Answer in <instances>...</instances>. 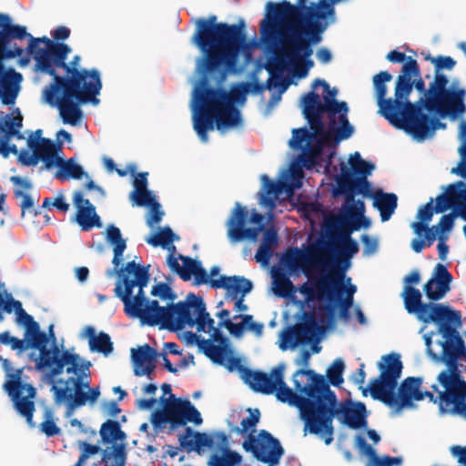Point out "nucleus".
<instances>
[{"label":"nucleus","mask_w":466,"mask_h":466,"mask_svg":"<svg viewBox=\"0 0 466 466\" xmlns=\"http://www.w3.org/2000/svg\"><path fill=\"white\" fill-rule=\"evenodd\" d=\"M28 39L25 52L35 60V71L53 77L43 90L45 101L56 106L65 124L76 126L83 112L80 105L98 104L96 96L102 88L97 69L79 68L80 56H75L66 64L71 47L54 42L46 36L34 37L26 27L12 24L7 14L0 13V99L4 105H13L18 96L22 75L14 68H5L4 59L21 56L24 49L15 40Z\"/></svg>","instance_id":"obj_1"},{"label":"nucleus","mask_w":466,"mask_h":466,"mask_svg":"<svg viewBox=\"0 0 466 466\" xmlns=\"http://www.w3.org/2000/svg\"><path fill=\"white\" fill-rule=\"evenodd\" d=\"M148 270L149 266H141L135 261L127 262L125 268L119 269L121 279L116 282L114 292L122 300L125 313L150 327L160 326L170 331L183 329L189 319V294L185 300L172 302L167 307L159 306L157 300L147 299L144 288L149 282Z\"/></svg>","instance_id":"obj_2"},{"label":"nucleus","mask_w":466,"mask_h":466,"mask_svg":"<svg viewBox=\"0 0 466 466\" xmlns=\"http://www.w3.org/2000/svg\"><path fill=\"white\" fill-rule=\"evenodd\" d=\"M196 25L192 43L202 54L198 67L220 85L229 73L237 71L239 55L248 47L245 24L217 22L212 15L199 18Z\"/></svg>","instance_id":"obj_3"},{"label":"nucleus","mask_w":466,"mask_h":466,"mask_svg":"<svg viewBox=\"0 0 466 466\" xmlns=\"http://www.w3.org/2000/svg\"><path fill=\"white\" fill-rule=\"evenodd\" d=\"M415 66L411 63L404 64L400 74L397 77L394 90V98H386V83L392 79L388 71H380L373 76V86L379 106V113L393 127L402 129L418 141L431 137L437 129L444 128L446 125L439 118L431 116L423 112L422 100L411 104L409 100L410 85L408 77L414 72Z\"/></svg>","instance_id":"obj_4"},{"label":"nucleus","mask_w":466,"mask_h":466,"mask_svg":"<svg viewBox=\"0 0 466 466\" xmlns=\"http://www.w3.org/2000/svg\"><path fill=\"white\" fill-rule=\"evenodd\" d=\"M203 75L201 86L197 91L198 108L193 116V127L201 141L207 142L208 132L213 130L215 125L218 130L241 125V114L235 104L246 100L249 85L241 83L227 91L209 86L208 75Z\"/></svg>","instance_id":"obj_5"},{"label":"nucleus","mask_w":466,"mask_h":466,"mask_svg":"<svg viewBox=\"0 0 466 466\" xmlns=\"http://www.w3.org/2000/svg\"><path fill=\"white\" fill-rule=\"evenodd\" d=\"M318 380L315 386L323 390L309 433L324 437L325 444L329 445L333 441L335 417L339 418L350 429L357 430L367 426V410L363 402H353L348 399L338 403L337 396L325 378L319 377Z\"/></svg>","instance_id":"obj_6"},{"label":"nucleus","mask_w":466,"mask_h":466,"mask_svg":"<svg viewBox=\"0 0 466 466\" xmlns=\"http://www.w3.org/2000/svg\"><path fill=\"white\" fill-rule=\"evenodd\" d=\"M384 363L379 364L380 375L374 379L369 387L371 397L400 412L403 408L412 405V400H422L420 390L422 379L409 377L399 387L398 393L395 389L401 375L402 362L397 353H390L382 357Z\"/></svg>","instance_id":"obj_7"},{"label":"nucleus","mask_w":466,"mask_h":466,"mask_svg":"<svg viewBox=\"0 0 466 466\" xmlns=\"http://www.w3.org/2000/svg\"><path fill=\"white\" fill-rule=\"evenodd\" d=\"M427 60L435 66L433 80L429 84L428 97L422 99L424 109L431 116L441 118L450 117L456 119L466 111L464 104L465 90H451L447 87L448 77L441 73V70H451L456 61L451 56H438L436 57L428 56Z\"/></svg>","instance_id":"obj_8"},{"label":"nucleus","mask_w":466,"mask_h":466,"mask_svg":"<svg viewBox=\"0 0 466 466\" xmlns=\"http://www.w3.org/2000/svg\"><path fill=\"white\" fill-rule=\"evenodd\" d=\"M288 23V33L278 37L276 44L268 45L275 46V62L268 65L267 69L271 72L272 68L281 70L286 62H294L311 56L313 50L312 44H318L321 40L320 34L325 30L326 25L315 19H306L303 22ZM279 36L280 32L279 31Z\"/></svg>","instance_id":"obj_9"},{"label":"nucleus","mask_w":466,"mask_h":466,"mask_svg":"<svg viewBox=\"0 0 466 466\" xmlns=\"http://www.w3.org/2000/svg\"><path fill=\"white\" fill-rule=\"evenodd\" d=\"M337 1L319 0L317 5L307 7L305 5H293L289 1L267 3V16L260 23V34L265 45L276 44L279 37V21L303 22L306 19L324 20L334 16L333 5ZM306 4V2L304 3Z\"/></svg>","instance_id":"obj_10"},{"label":"nucleus","mask_w":466,"mask_h":466,"mask_svg":"<svg viewBox=\"0 0 466 466\" xmlns=\"http://www.w3.org/2000/svg\"><path fill=\"white\" fill-rule=\"evenodd\" d=\"M323 375L315 373L312 370H298L293 374V383L295 390L304 396L294 392L284 380V374H278L275 394L278 400L283 403H289L297 407L305 422V431H310L315 413L319 405V400L321 398L323 389H318L315 385L319 382L318 379Z\"/></svg>","instance_id":"obj_11"},{"label":"nucleus","mask_w":466,"mask_h":466,"mask_svg":"<svg viewBox=\"0 0 466 466\" xmlns=\"http://www.w3.org/2000/svg\"><path fill=\"white\" fill-rule=\"evenodd\" d=\"M248 411L249 415L241 420L240 427L235 426L230 431L241 435L250 431L242 443L243 449L251 452L260 462L268 463L270 466L278 464L284 453L280 442L266 430H261L258 437L254 436L255 428L260 420V411L258 409L250 408Z\"/></svg>","instance_id":"obj_12"},{"label":"nucleus","mask_w":466,"mask_h":466,"mask_svg":"<svg viewBox=\"0 0 466 466\" xmlns=\"http://www.w3.org/2000/svg\"><path fill=\"white\" fill-rule=\"evenodd\" d=\"M0 362L9 380L5 382L4 389L11 397L16 411L23 416L29 426L34 427L33 416L35 410L34 399L36 396V389L29 383H23L22 374L24 368L12 370L11 362L0 356Z\"/></svg>","instance_id":"obj_13"},{"label":"nucleus","mask_w":466,"mask_h":466,"mask_svg":"<svg viewBox=\"0 0 466 466\" xmlns=\"http://www.w3.org/2000/svg\"><path fill=\"white\" fill-rule=\"evenodd\" d=\"M162 410H155L151 415V423L155 428H162L169 424L171 430L185 426L187 422L200 425L203 421L200 412L188 400L175 398H161Z\"/></svg>","instance_id":"obj_14"},{"label":"nucleus","mask_w":466,"mask_h":466,"mask_svg":"<svg viewBox=\"0 0 466 466\" xmlns=\"http://www.w3.org/2000/svg\"><path fill=\"white\" fill-rule=\"evenodd\" d=\"M359 245L356 240L339 244L335 257L329 261L321 262L319 265L329 268L327 274L319 277L317 283L319 290L332 295L331 291H338L342 288V280L345 279L346 271L350 267V259L359 252Z\"/></svg>","instance_id":"obj_15"},{"label":"nucleus","mask_w":466,"mask_h":466,"mask_svg":"<svg viewBox=\"0 0 466 466\" xmlns=\"http://www.w3.org/2000/svg\"><path fill=\"white\" fill-rule=\"evenodd\" d=\"M46 365L50 364L49 360H46ZM51 363H54L56 367L44 375L46 382L54 384L55 379L66 370L67 374H73L74 377H69L66 380H58L57 383L76 386L79 380L80 389L83 390H86V391H89V389H92L89 385V369L91 363L82 359L79 354L66 352L59 359H57V355H56L53 357Z\"/></svg>","instance_id":"obj_16"},{"label":"nucleus","mask_w":466,"mask_h":466,"mask_svg":"<svg viewBox=\"0 0 466 466\" xmlns=\"http://www.w3.org/2000/svg\"><path fill=\"white\" fill-rule=\"evenodd\" d=\"M420 291L412 287L405 286L403 293L404 307L408 313L414 314L423 322H437L438 320L455 319L456 314L449 306L438 303H423Z\"/></svg>","instance_id":"obj_17"},{"label":"nucleus","mask_w":466,"mask_h":466,"mask_svg":"<svg viewBox=\"0 0 466 466\" xmlns=\"http://www.w3.org/2000/svg\"><path fill=\"white\" fill-rule=\"evenodd\" d=\"M454 313L456 314L455 319L438 320L436 323L438 324L440 333L445 339L442 344V355L448 369L441 372L461 375L457 368V360L466 355V348L462 338L456 330V328L461 324V312L454 310Z\"/></svg>","instance_id":"obj_18"},{"label":"nucleus","mask_w":466,"mask_h":466,"mask_svg":"<svg viewBox=\"0 0 466 466\" xmlns=\"http://www.w3.org/2000/svg\"><path fill=\"white\" fill-rule=\"evenodd\" d=\"M438 381L444 388L439 392L441 412H451L466 419V382L461 376L441 372Z\"/></svg>","instance_id":"obj_19"},{"label":"nucleus","mask_w":466,"mask_h":466,"mask_svg":"<svg viewBox=\"0 0 466 466\" xmlns=\"http://www.w3.org/2000/svg\"><path fill=\"white\" fill-rule=\"evenodd\" d=\"M189 298H191L187 314L189 319L187 323H185V327L193 328L196 326L198 332L210 333V339L208 340H210L213 344L218 342V346L228 348V339L223 335L219 325L215 327V320L207 311L202 297L189 293Z\"/></svg>","instance_id":"obj_20"},{"label":"nucleus","mask_w":466,"mask_h":466,"mask_svg":"<svg viewBox=\"0 0 466 466\" xmlns=\"http://www.w3.org/2000/svg\"><path fill=\"white\" fill-rule=\"evenodd\" d=\"M348 111L349 107L346 102L337 101L335 98L324 96L322 115L326 112L329 121L326 136L331 137L335 142L348 139L354 132V127L348 119Z\"/></svg>","instance_id":"obj_21"},{"label":"nucleus","mask_w":466,"mask_h":466,"mask_svg":"<svg viewBox=\"0 0 466 466\" xmlns=\"http://www.w3.org/2000/svg\"><path fill=\"white\" fill-rule=\"evenodd\" d=\"M248 219L247 208L237 202L226 222L227 237L230 243L236 244L246 239L256 241L259 234L263 233L265 226L247 228Z\"/></svg>","instance_id":"obj_22"},{"label":"nucleus","mask_w":466,"mask_h":466,"mask_svg":"<svg viewBox=\"0 0 466 466\" xmlns=\"http://www.w3.org/2000/svg\"><path fill=\"white\" fill-rule=\"evenodd\" d=\"M79 380L76 386L69 384H63L64 386H57V380H55V383L51 386V391L54 394L56 403L66 402L70 409L82 407L86 404L87 401L94 403L97 400L100 396L99 388L89 389V391H85L79 388Z\"/></svg>","instance_id":"obj_23"},{"label":"nucleus","mask_w":466,"mask_h":466,"mask_svg":"<svg viewBox=\"0 0 466 466\" xmlns=\"http://www.w3.org/2000/svg\"><path fill=\"white\" fill-rule=\"evenodd\" d=\"M27 146L32 149V153L26 149L18 151V161L22 165L26 167L35 166L38 161H42L46 169L54 167L56 143L53 140L43 138L37 141L36 139H33L32 137H29Z\"/></svg>","instance_id":"obj_24"},{"label":"nucleus","mask_w":466,"mask_h":466,"mask_svg":"<svg viewBox=\"0 0 466 466\" xmlns=\"http://www.w3.org/2000/svg\"><path fill=\"white\" fill-rule=\"evenodd\" d=\"M319 281V278H313L310 282H304L299 286V291L306 297V301L310 302L315 299L323 300L325 299L329 304L325 307V309L330 314L334 310L335 306L343 307L350 309L353 305V298L345 296L344 294V279L342 280V288L336 291H331L332 295L319 290L317 283Z\"/></svg>","instance_id":"obj_25"},{"label":"nucleus","mask_w":466,"mask_h":466,"mask_svg":"<svg viewBox=\"0 0 466 466\" xmlns=\"http://www.w3.org/2000/svg\"><path fill=\"white\" fill-rule=\"evenodd\" d=\"M167 263L170 269L176 272L184 281L189 280L194 276L197 285L208 283L210 285L212 279L208 275L205 268H202L199 261L181 254L176 258L171 253L167 258Z\"/></svg>","instance_id":"obj_26"},{"label":"nucleus","mask_w":466,"mask_h":466,"mask_svg":"<svg viewBox=\"0 0 466 466\" xmlns=\"http://www.w3.org/2000/svg\"><path fill=\"white\" fill-rule=\"evenodd\" d=\"M46 341L43 346L41 345L39 347H29V349L39 350L38 356H35L34 353H32L30 358L35 361V369L37 371L42 372L44 375L56 367V365L51 362L49 365H46V360L51 361L53 357L56 355H57V359H59L66 352L74 353L69 350H61L56 344V337L54 331V325H50L48 327V333H46Z\"/></svg>","instance_id":"obj_27"},{"label":"nucleus","mask_w":466,"mask_h":466,"mask_svg":"<svg viewBox=\"0 0 466 466\" xmlns=\"http://www.w3.org/2000/svg\"><path fill=\"white\" fill-rule=\"evenodd\" d=\"M245 382L256 392L270 395L276 391L278 374H284L285 364L280 363L273 368L269 373L245 369Z\"/></svg>","instance_id":"obj_28"},{"label":"nucleus","mask_w":466,"mask_h":466,"mask_svg":"<svg viewBox=\"0 0 466 466\" xmlns=\"http://www.w3.org/2000/svg\"><path fill=\"white\" fill-rule=\"evenodd\" d=\"M12 309L16 315V323L25 327L24 338L31 343V347L43 346L46 341V332L40 330L39 324L22 307V303L12 296Z\"/></svg>","instance_id":"obj_29"},{"label":"nucleus","mask_w":466,"mask_h":466,"mask_svg":"<svg viewBox=\"0 0 466 466\" xmlns=\"http://www.w3.org/2000/svg\"><path fill=\"white\" fill-rule=\"evenodd\" d=\"M339 191L345 195L346 202H355L354 195H367L370 192V184L366 177L352 178L351 173L347 166L342 163L340 167V175L336 178Z\"/></svg>","instance_id":"obj_30"},{"label":"nucleus","mask_w":466,"mask_h":466,"mask_svg":"<svg viewBox=\"0 0 466 466\" xmlns=\"http://www.w3.org/2000/svg\"><path fill=\"white\" fill-rule=\"evenodd\" d=\"M466 194V185L462 181L450 184L444 193L440 194L435 201V213H443L449 208L460 213Z\"/></svg>","instance_id":"obj_31"},{"label":"nucleus","mask_w":466,"mask_h":466,"mask_svg":"<svg viewBox=\"0 0 466 466\" xmlns=\"http://www.w3.org/2000/svg\"><path fill=\"white\" fill-rule=\"evenodd\" d=\"M157 351L148 344L131 350V359L134 364V374L137 377L147 376L152 380L151 373L156 369Z\"/></svg>","instance_id":"obj_32"},{"label":"nucleus","mask_w":466,"mask_h":466,"mask_svg":"<svg viewBox=\"0 0 466 466\" xmlns=\"http://www.w3.org/2000/svg\"><path fill=\"white\" fill-rule=\"evenodd\" d=\"M73 201L77 208L76 220L82 230L88 231L95 227L100 228L102 226L100 217L96 212V208L88 199L84 198L80 191L75 192Z\"/></svg>","instance_id":"obj_33"},{"label":"nucleus","mask_w":466,"mask_h":466,"mask_svg":"<svg viewBox=\"0 0 466 466\" xmlns=\"http://www.w3.org/2000/svg\"><path fill=\"white\" fill-rule=\"evenodd\" d=\"M303 115L308 120L311 130L317 134L324 132L325 124L322 120L323 103L319 96L314 91L307 93L303 96Z\"/></svg>","instance_id":"obj_34"},{"label":"nucleus","mask_w":466,"mask_h":466,"mask_svg":"<svg viewBox=\"0 0 466 466\" xmlns=\"http://www.w3.org/2000/svg\"><path fill=\"white\" fill-rule=\"evenodd\" d=\"M316 258V253L313 249L303 251L297 248H289L281 258L282 264L290 272H296L302 269L306 276H309V269L312 268Z\"/></svg>","instance_id":"obj_35"},{"label":"nucleus","mask_w":466,"mask_h":466,"mask_svg":"<svg viewBox=\"0 0 466 466\" xmlns=\"http://www.w3.org/2000/svg\"><path fill=\"white\" fill-rule=\"evenodd\" d=\"M210 287L213 289H224L230 299L245 297L252 289V282L241 276H220L218 279H211Z\"/></svg>","instance_id":"obj_36"},{"label":"nucleus","mask_w":466,"mask_h":466,"mask_svg":"<svg viewBox=\"0 0 466 466\" xmlns=\"http://www.w3.org/2000/svg\"><path fill=\"white\" fill-rule=\"evenodd\" d=\"M62 143L56 144L54 152L55 164L54 167H58L55 174V177L60 180H67L70 178L80 179L85 174L83 167L76 163L73 158L64 160L57 156V151L61 149Z\"/></svg>","instance_id":"obj_37"},{"label":"nucleus","mask_w":466,"mask_h":466,"mask_svg":"<svg viewBox=\"0 0 466 466\" xmlns=\"http://www.w3.org/2000/svg\"><path fill=\"white\" fill-rule=\"evenodd\" d=\"M23 116L18 108L0 119V135L3 140L9 141L12 137L23 138L20 129L23 126Z\"/></svg>","instance_id":"obj_38"},{"label":"nucleus","mask_w":466,"mask_h":466,"mask_svg":"<svg viewBox=\"0 0 466 466\" xmlns=\"http://www.w3.org/2000/svg\"><path fill=\"white\" fill-rule=\"evenodd\" d=\"M355 441L360 451L369 458V463L367 466H393L400 461L399 458L395 457H379L375 450L367 443L366 440L360 435L356 436Z\"/></svg>","instance_id":"obj_39"},{"label":"nucleus","mask_w":466,"mask_h":466,"mask_svg":"<svg viewBox=\"0 0 466 466\" xmlns=\"http://www.w3.org/2000/svg\"><path fill=\"white\" fill-rule=\"evenodd\" d=\"M373 199V206L380 211L381 221H388L397 208V196L394 193H385L380 190L374 194Z\"/></svg>","instance_id":"obj_40"},{"label":"nucleus","mask_w":466,"mask_h":466,"mask_svg":"<svg viewBox=\"0 0 466 466\" xmlns=\"http://www.w3.org/2000/svg\"><path fill=\"white\" fill-rule=\"evenodd\" d=\"M99 435L105 444H125L127 434L121 429L119 421L114 420H106L101 424Z\"/></svg>","instance_id":"obj_41"},{"label":"nucleus","mask_w":466,"mask_h":466,"mask_svg":"<svg viewBox=\"0 0 466 466\" xmlns=\"http://www.w3.org/2000/svg\"><path fill=\"white\" fill-rule=\"evenodd\" d=\"M106 241L113 246L114 257L112 264L114 265V269L118 273L119 270L117 268L123 261V253L127 248L126 240L122 238L120 229L117 227L109 225L106 228Z\"/></svg>","instance_id":"obj_42"},{"label":"nucleus","mask_w":466,"mask_h":466,"mask_svg":"<svg viewBox=\"0 0 466 466\" xmlns=\"http://www.w3.org/2000/svg\"><path fill=\"white\" fill-rule=\"evenodd\" d=\"M221 349V351L219 352L218 358H215L213 356H208L214 363H217L218 365L224 366L226 369H228L230 372L238 370L242 376V379L245 380V369H248L247 367H244L241 364V360L238 357L234 356H228V354L230 352L229 349L222 346H218Z\"/></svg>","instance_id":"obj_43"},{"label":"nucleus","mask_w":466,"mask_h":466,"mask_svg":"<svg viewBox=\"0 0 466 466\" xmlns=\"http://www.w3.org/2000/svg\"><path fill=\"white\" fill-rule=\"evenodd\" d=\"M178 237H177L172 229L169 227H165L164 228H161L158 233H156L152 236H150L147 242L153 247H162L163 248H167L170 253L173 254L176 250V247L172 245L173 241L175 239H177Z\"/></svg>","instance_id":"obj_44"},{"label":"nucleus","mask_w":466,"mask_h":466,"mask_svg":"<svg viewBox=\"0 0 466 466\" xmlns=\"http://www.w3.org/2000/svg\"><path fill=\"white\" fill-rule=\"evenodd\" d=\"M326 129L324 128V132L321 134H317L315 131H309L306 127H300L297 129H293L292 131V138L289 140V145L293 148H302L303 143L305 141H311L315 137H319L321 139L330 142L333 141L331 137L326 136Z\"/></svg>","instance_id":"obj_45"},{"label":"nucleus","mask_w":466,"mask_h":466,"mask_svg":"<svg viewBox=\"0 0 466 466\" xmlns=\"http://www.w3.org/2000/svg\"><path fill=\"white\" fill-rule=\"evenodd\" d=\"M433 198H431L428 203L420 207L417 213L418 221L412 222L410 225L414 233L419 237H421L423 228H425V225H428L433 217L435 212V206L433 207Z\"/></svg>","instance_id":"obj_46"},{"label":"nucleus","mask_w":466,"mask_h":466,"mask_svg":"<svg viewBox=\"0 0 466 466\" xmlns=\"http://www.w3.org/2000/svg\"><path fill=\"white\" fill-rule=\"evenodd\" d=\"M264 181L265 194L260 198V203L265 207L273 209L276 207L275 199L282 190V184L272 181L267 175L262 176Z\"/></svg>","instance_id":"obj_47"},{"label":"nucleus","mask_w":466,"mask_h":466,"mask_svg":"<svg viewBox=\"0 0 466 466\" xmlns=\"http://www.w3.org/2000/svg\"><path fill=\"white\" fill-rule=\"evenodd\" d=\"M323 142L328 143L319 137V140L317 143L311 144L309 141L305 145L301 156V161L307 169L312 168L318 163V160L322 154Z\"/></svg>","instance_id":"obj_48"},{"label":"nucleus","mask_w":466,"mask_h":466,"mask_svg":"<svg viewBox=\"0 0 466 466\" xmlns=\"http://www.w3.org/2000/svg\"><path fill=\"white\" fill-rule=\"evenodd\" d=\"M350 205L346 206L343 212L344 220H354L361 223L363 228L370 227V220L364 217L365 205L361 200H358L356 203L349 202Z\"/></svg>","instance_id":"obj_49"},{"label":"nucleus","mask_w":466,"mask_h":466,"mask_svg":"<svg viewBox=\"0 0 466 466\" xmlns=\"http://www.w3.org/2000/svg\"><path fill=\"white\" fill-rule=\"evenodd\" d=\"M242 461V456L230 449H224L222 455L214 453L210 456L208 466H237Z\"/></svg>","instance_id":"obj_50"},{"label":"nucleus","mask_w":466,"mask_h":466,"mask_svg":"<svg viewBox=\"0 0 466 466\" xmlns=\"http://www.w3.org/2000/svg\"><path fill=\"white\" fill-rule=\"evenodd\" d=\"M187 340L190 344H197L198 349L208 357L213 356L215 358H218V354L221 351V349L216 347L210 340H206V339L202 338L200 335H197L192 331H187L185 334Z\"/></svg>","instance_id":"obj_51"},{"label":"nucleus","mask_w":466,"mask_h":466,"mask_svg":"<svg viewBox=\"0 0 466 466\" xmlns=\"http://www.w3.org/2000/svg\"><path fill=\"white\" fill-rule=\"evenodd\" d=\"M409 63H411L415 66L414 72L410 73L408 77L409 83L410 85V93L412 92L413 87H415L417 91L422 94V96L417 101L411 102V104H417L423 98L428 97V89H426L425 82L420 76V69L418 62L415 59L409 57L405 64Z\"/></svg>","instance_id":"obj_52"},{"label":"nucleus","mask_w":466,"mask_h":466,"mask_svg":"<svg viewBox=\"0 0 466 466\" xmlns=\"http://www.w3.org/2000/svg\"><path fill=\"white\" fill-rule=\"evenodd\" d=\"M338 232H337V240L339 244L348 242L351 238V233L355 230H359L362 226L361 223L354 220H344L343 215L340 214L338 220Z\"/></svg>","instance_id":"obj_53"},{"label":"nucleus","mask_w":466,"mask_h":466,"mask_svg":"<svg viewBox=\"0 0 466 466\" xmlns=\"http://www.w3.org/2000/svg\"><path fill=\"white\" fill-rule=\"evenodd\" d=\"M299 333H301L305 341L309 340L316 333L320 330L314 313L307 312L304 314V321L297 326Z\"/></svg>","instance_id":"obj_54"},{"label":"nucleus","mask_w":466,"mask_h":466,"mask_svg":"<svg viewBox=\"0 0 466 466\" xmlns=\"http://www.w3.org/2000/svg\"><path fill=\"white\" fill-rule=\"evenodd\" d=\"M90 350L102 353L105 356L109 355L113 350V342L110 336L103 331H100L96 338L90 343Z\"/></svg>","instance_id":"obj_55"},{"label":"nucleus","mask_w":466,"mask_h":466,"mask_svg":"<svg viewBox=\"0 0 466 466\" xmlns=\"http://www.w3.org/2000/svg\"><path fill=\"white\" fill-rule=\"evenodd\" d=\"M460 134L463 140L462 145L459 148L461 160H460L458 167H453L451 169V173L461 176V177L466 179V122L465 121H461V123L460 124Z\"/></svg>","instance_id":"obj_56"},{"label":"nucleus","mask_w":466,"mask_h":466,"mask_svg":"<svg viewBox=\"0 0 466 466\" xmlns=\"http://www.w3.org/2000/svg\"><path fill=\"white\" fill-rule=\"evenodd\" d=\"M125 444H116L103 451L102 460L106 463L109 460H114L116 464L113 466H126Z\"/></svg>","instance_id":"obj_57"},{"label":"nucleus","mask_w":466,"mask_h":466,"mask_svg":"<svg viewBox=\"0 0 466 466\" xmlns=\"http://www.w3.org/2000/svg\"><path fill=\"white\" fill-rule=\"evenodd\" d=\"M439 283V280L430 279L423 287L426 297L431 301H438L441 299L451 289L449 284H447L445 289H441L440 288Z\"/></svg>","instance_id":"obj_58"},{"label":"nucleus","mask_w":466,"mask_h":466,"mask_svg":"<svg viewBox=\"0 0 466 466\" xmlns=\"http://www.w3.org/2000/svg\"><path fill=\"white\" fill-rule=\"evenodd\" d=\"M0 343L9 345L13 350H16L18 354L25 351L31 347V343L24 338L20 339L16 337L11 336L9 331L0 333Z\"/></svg>","instance_id":"obj_59"},{"label":"nucleus","mask_w":466,"mask_h":466,"mask_svg":"<svg viewBox=\"0 0 466 466\" xmlns=\"http://www.w3.org/2000/svg\"><path fill=\"white\" fill-rule=\"evenodd\" d=\"M345 369L344 362L341 359H337L331 366L327 370V378L329 382L335 387H339L343 382V371Z\"/></svg>","instance_id":"obj_60"},{"label":"nucleus","mask_w":466,"mask_h":466,"mask_svg":"<svg viewBox=\"0 0 466 466\" xmlns=\"http://www.w3.org/2000/svg\"><path fill=\"white\" fill-rule=\"evenodd\" d=\"M350 165L356 174L364 177L370 175L374 168V165L362 159L359 152H355L350 157Z\"/></svg>","instance_id":"obj_61"},{"label":"nucleus","mask_w":466,"mask_h":466,"mask_svg":"<svg viewBox=\"0 0 466 466\" xmlns=\"http://www.w3.org/2000/svg\"><path fill=\"white\" fill-rule=\"evenodd\" d=\"M274 284V293L281 298L289 297L294 288L292 281L284 274L276 276Z\"/></svg>","instance_id":"obj_62"},{"label":"nucleus","mask_w":466,"mask_h":466,"mask_svg":"<svg viewBox=\"0 0 466 466\" xmlns=\"http://www.w3.org/2000/svg\"><path fill=\"white\" fill-rule=\"evenodd\" d=\"M14 195L16 198H22L19 207L22 211V217L25 216V212L32 214L34 217H36L40 214V211L34 208V200L30 195L23 192L20 188L14 189Z\"/></svg>","instance_id":"obj_63"},{"label":"nucleus","mask_w":466,"mask_h":466,"mask_svg":"<svg viewBox=\"0 0 466 466\" xmlns=\"http://www.w3.org/2000/svg\"><path fill=\"white\" fill-rule=\"evenodd\" d=\"M130 198L134 205L138 207H150L152 204L157 202L155 196L147 188L134 190L130 194Z\"/></svg>","instance_id":"obj_64"}]
</instances>
